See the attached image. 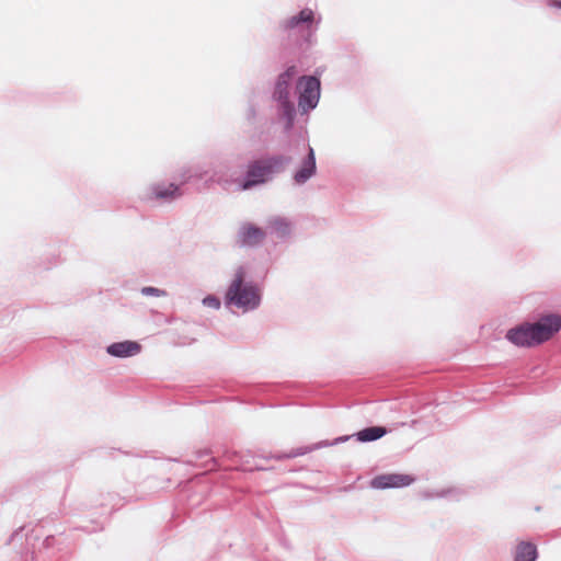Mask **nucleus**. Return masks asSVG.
I'll use <instances>...</instances> for the list:
<instances>
[{
  "instance_id": "ddd939ff",
  "label": "nucleus",
  "mask_w": 561,
  "mask_h": 561,
  "mask_svg": "<svg viewBox=\"0 0 561 561\" xmlns=\"http://www.w3.org/2000/svg\"><path fill=\"white\" fill-rule=\"evenodd\" d=\"M266 228L277 239H286L293 232V222L286 217L272 216L266 221Z\"/></svg>"
},
{
  "instance_id": "412c9836",
  "label": "nucleus",
  "mask_w": 561,
  "mask_h": 561,
  "mask_svg": "<svg viewBox=\"0 0 561 561\" xmlns=\"http://www.w3.org/2000/svg\"><path fill=\"white\" fill-rule=\"evenodd\" d=\"M548 5L550 8L561 9V0H549Z\"/></svg>"
},
{
  "instance_id": "f8f14e48",
  "label": "nucleus",
  "mask_w": 561,
  "mask_h": 561,
  "mask_svg": "<svg viewBox=\"0 0 561 561\" xmlns=\"http://www.w3.org/2000/svg\"><path fill=\"white\" fill-rule=\"evenodd\" d=\"M141 345L136 341H122L110 344L106 353L113 357L127 358L140 353Z\"/></svg>"
},
{
  "instance_id": "39448f33",
  "label": "nucleus",
  "mask_w": 561,
  "mask_h": 561,
  "mask_svg": "<svg viewBox=\"0 0 561 561\" xmlns=\"http://www.w3.org/2000/svg\"><path fill=\"white\" fill-rule=\"evenodd\" d=\"M274 175L270 171L266 162L261 159L252 162L247 171V178L241 184L242 190H249L257 184L265 183L271 180Z\"/></svg>"
},
{
  "instance_id": "f3484780",
  "label": "nucleus",
  "mask_w": 561,
  "mask_h": 561,
  "mask_svg": "<svg viewBox=\"0 0 561 561\" xmlns=\"http://www.w3.org/2000/svg\"><path fill=\"white\" fill-rule=\"evenodd\" d=\"M207 173L206 170L201 168L199 165L188 168L184 171V173L181 175L183 182H187L190 179L196 178V179H203L204 175Z\"/></svg>"
},
{
  "instance_id": "dca6fc26",
  "label": "nucleus",
  "mask_w": 561,
  "mask_h": 561,
  "mask_svg": "<svg viewBox=\"0 0 561 561\" xmlns=\"http://www.w3.org/2000/svg\"><path fill=\"white\" fill-rule=\"evenodd\" d=\"M270 168L272 174L283 172L286 167L290 163L291 159L285 154H275L263 159Z\"/></svg>"
},
{
  "instance_id": "6ab92c4d",
  "label": "nucleus",
  "mask_w": 561,
  "mask_h": 561,
  "mask_svg": "<svg viewBox=\"0 0 561 561\" xmlns=\"http://www.w3.org/2000/svg\"><path fill=\"white\" fill-rule=\"evenodd\" d=\"M203 305L205 307L218 310L221 306V302L218 297L214 295H208L203 299Z\"/></svg>"
},
{
  "instance_id": "9d476101",
  "label": "nucleus",
  "mask_w": 561,
  "mask_h": 561,
  "mask_svg": "<svg viewBox=\"0 0 561 561\" xmlns=\"http://www.w3.org/2000/svg\"><path fill=\"white\" fill-rule=\"evenodd\" d=\"M506 339L517 346L537 345L530 323H525L508 330Z\"/></svg>"
},
{
  "instance_id": "20e7f679",
  "label": "nucleus",
  "mask_w": 561,
  "mask_h": 561,
  "mask_svg": "<svg viewBox=\"0 0 561 561\" xmlns=\"http://www.w3.org/2000/svg\"><path fill=\"white\" fill-rule=\"evenodd\" d=\"M537 344L548 341L561 329V317L559 314H547L537 322L530 323Z\"/></svg>"
},
{
  "instance_id": "4be33fe9",
  "label": "nucleus",
  "mask_w": 561,
  "mask_h": 561,
  "mask_svg": "<svg viewBox=\"0 0 561 561\" xmlns=\"http://www.w3.org/2000/svg\"><path fill=\"white\" fill-rule=\"evenodd\" d=\"M451 491L448 490V491H442L439 493L436 494V496H447L448 493H450Z\"/></svg>"
},
{
  "instance_id": "4468645a",
  "label": "nucleus",
  "mask_w": 561,
  "mask_h": 561,
  "mask_svg": "<svg viewBox=\"0 0 561 561\" xmlns=\"http://www.w3.org/2000/svg\"><path fill=\"white\" fill-rule=\"evenodd\" d=\"M537 548L528 541H520L515 549L514 561H536Z\"/></svg>"
},
{
  "instance_id": "f03ea898",
  "label": "nucleus",
  "mask_w": 561,
  "mask_h": 561,
  "mask_svg": "<svg viewBox=\"0 0 561 561\" xmlns=\"http://www.w3.org/2000/svg\"><path fill=\"white\" fill-rule=\"evenodd\" d=\"M297 75L295 66L288 67L277 78L275 90L273 93L274 100L278 103L279 115L286 119V129H290L296 116V108L293 101H290V88L294 78Z\"/></svg>"
},
{
  "instance_id": "2eb2a0df",
  "label": "nucleus",
  "mask_w": 561,
  "mask_h": 561,
  "mask_svg": "<svg viewBox=\"0 0 561 561\" xmlns=\"http://www.w3.org/2000/svg\"><path fill=\"white\" fill-rule=\"evenodd\" d=\"M387 434V430L382 426H370L357 432L356 438L358 442H374Z\"/></svg>"
},
{
  "instance_id": "a211bd4d",
  "label": "nucleus",
  "mask_w": 561,
  "mask_h": 561,
  "mask_svg": "<svg viewBox=\"0 0 561 561\" xmlns=\"http://www.w3.org/2000/svg\"><path fill=\"white\" fill-rule=\"evenodd\" d=\"M140 293L142 296H150V297H165L168 293L164 289H160L152 286H145L140 289Z\"/></svg>"
},
{
  "instance_id": "7ed1b4c3",
  "label": "nucleus",
  "mask_w": 561,
  "mask_h": 561,
  "mask_svg": "<svg viewBox=\"0 0 561 561\" xmlns=\"http://www.w3.org/2000/svg\"><path fill=\"white\" fill-rule=\"evenodd\" d=\"M296 88L299 93V108L304 113L313 110L318 105L320 99V80L312 76L301 77L298 80Z\"/></svg>"
},
{
  "instance_id": "aec40b11",
  "label": "nucleus",
  "mask_w": 561,
  "mask_h": 561,
  "mask_svg": "<svg viewBox=\"0 0 561 561\" xmlns=\"http://www.w3.org/2000/svg\"><path fill=\"white\" fill-rule=\"evenodd\" d=\"M348 438H350V436H341V437L336 438L331 445L346 442ZM328 445H329L328 443H320L318 446L320 447V446H328Z\"/></svg>"
},
{
  "instance_id": "6e6552de",
  "label": "nucleus",
  "mask_w": 561,
  "mask_h": 561,
  "mask_svg": "<svg viewBox=\"0 0 561 561\" xmlns=\"http://www.w3.org/2000/svg\"><path fill=\"white\" fill-rule=\"evenodd\" d=\"M265 236L266 231L262 228L250 222H244L240 226L237 238L241 245L255 247L265 239Z\"/></svg>"
},
{
  "instance_id": "1a4fd4ad",
  "label": "nucleus",
  "mask_w": 561,
  "mask_h": 561,
  "mask_svg": "<svg viewBox=\"0 0 561 561\" xmlns=\"http://www.w3.org/2000/svg\"><path fill=\"white\" fill-rule=\"evenodd\" d=\"M314 22V13L311 9L305 8L297 14L284 20L282 27L284 30H310Z\"/></svg>"
},
{
  "instance_id": "0eeeda50",
  "label": "nucleus",
  "mask_w": 561,
  "mask_h": 561,
  "mask_svg": "<svg viewBox=\"0 0 561 561\" xmlns=\"http://www.w3.org/2000/svg\"><path fill=\"white\" fill-rule=\"evenodd\" d=\"M317 164H316V154L311 146L308 145V153L302 159L299 168L295 171L293 175V180L297 185H304L307 183L312 176L316 175Z\"/></svg>"
},
{
  "instance_id": "9b49d317",
  "label": "nucleus",
  "mask_w": 561,
  "mask_h": 561,
  "mask_svg": "<svg viewBox=\"0 0 561 561\" xmlns=\"http://www.w3.org/2000/svg\"><path fill=\"white\" fill-rule=\"evenodd\" d=\"M181 195L180 186L170 183H159L153 184L148 188L147 198L148 199H161V201H173Z\"/></svg>"
},
{
  "instance_id": "423d86ee",
  "label": "nucleus",
  "mask_w": 561,
  "mask_h": 561,
  "mask_svg": "<svg viewBox=\"0 0 561 561\" xmlns=\"http://www.w3.org/2000/svg\"><path fill=\"white\" fill-rule=\"evenodd\" d=\"M414 482V478L403 473H385L373 478L370 486L376 490L404 488Z\"/></svg>"
},
{
  "instance_id": "5701e85b",
  "label": "nucleus",
  "mask_w": 561,
  "mask_h": 561,
  "mask_svg": "<svg viewBox=\"0 0 561 561\" xmlns=\"http://www.w3.org/2000/svg\"><path fill=\"white\" fill-rule=\"evenodd\" d=\"M306 451H299L297 454H294L293 456H297V455H304Z\"/></svg>"
},
{
  "instance_id": "f257e3e1",
  "label": "nucleus",
  "mask_w": 561,
  "mask_h": 561,
  "mask_svg": "<svg viewBox=\"0 0 561 561\" xmlns=\"http://www.w3.org/2000/svg\"><path fill=\"white\" fill-rule=\"evenodd\" d=\"M247 275L245 266H238L224 297L227 308L237 309L243 313L259 309L263 297L262 287L252 280H247Z\"/></svg>"
}]
</instances>
